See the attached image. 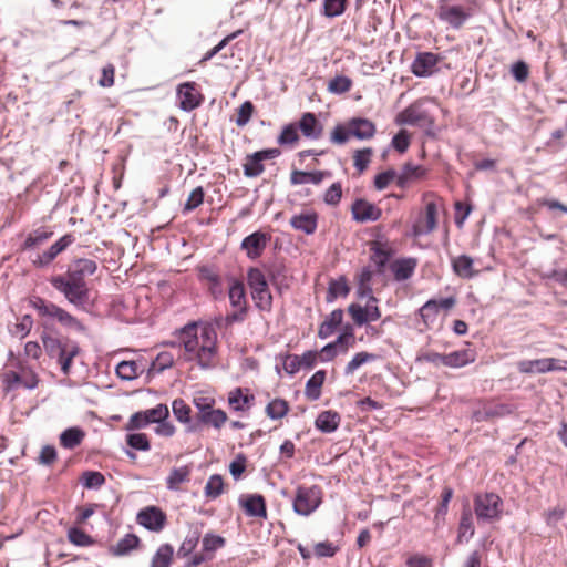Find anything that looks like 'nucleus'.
<instances>
[{"mask_svg":"<svg viewBox=\"0 0 567 567\" xmlns=\"http://www.w3.org/2000/svg\"><path fill=\"white\" fill-rule=\"evenodd\" d=\"M517 369L524 374L547 373L551 371L564 370L559 360L555 358H543L535 360H522L517 362Z\"/></svg>","mask_w":567,"mask_h":567,"instance_id":"19","label":"nucleus"},{"mask_svg":"<svg viewBox=\"0 0 567 567\" xmlns=\"http://www.w3.org/2000/svg\"><path fill=\"white\" fill-rule=\"evenodd\" d=\"M348 293L349 287L344 278L330 281L328 289V301H332L338 297H344Z\"/></svg>","mask_w":567,"mask_h":567,"instance_id":"60","label":"nucleus"},{"mask_svg":"<svg viewBox=\"0 0 567 567\" xmlns=\"http://www.w3.org/2000/svg\"><path fill=\"white\" fill-rule=\"evenodd\" d=\"M280 155L278 148H267L255 152L254 154L247 155L246 162L243 165L244 174L246 177H257L265 171L262 161L276 158Z\"/></svg>","mask_w":567,"mask_h":567,"instance_id":"16","label":"nucleus"},{"mask_svg":"<svg viewBox=\"0 0 567 567\" xmlns=\"http://www.w3.org/2000/svg\"><path fill=\"white\" fill-rule=\"evenodd\" d=\"M224 478L219 474L212 475L204 488L205 496L210 499H216L224 493Z\"/></svg>","mask_w":567,"mask_h":567,"instance_id":"49","label":"nucleus"},{"mask_svg":"<svg viewBox=\"0 0 567 567\" xmlns=\"http://www.w3.org/2000/svg\"><path fill=\"white\" fill-rule=\"evenodd\" d=\"M177 97L179 101V107L184 111H193L197 109L204 100L203 94L197 89L195 82H185L177 87Z\"/></svg>","mask_w":567,"mask_h":567,"instance_id":"18","label":"nucleus"},{"mask_svg":"<svg viewBox=\"0 0 567 567\" xmlns=\"http://www.w3.org/2000/svg\"><path fill=\"white\" fill-rule=\"evenodd\" d=\"M378 359V355L374 353H370L367 351L358 352L353 355V358L347 363L344 368V374L351 375L363 364L373 362Z\"/></svg>","mask_w":567,"mask_h":567,"instance_id":"43","label":"nucleus"},{"mask_svg":"<svg viewBox=\"0 0 567 567\" xmlns=\"http://www.w3.org/2000/svg\"><path fill=\"white\" fill-rule=\"evenodd\" d=\"M136 522L147 530L159 533L167 524V515L162 508L151 505L137 513Z\"/></svg>","mask_w":567,"mask_h":567,"instance_id":"14","label":"nucleus"},{"mask_svg":"<svg viewBox=\"0 0 567 567\" xmlns=\"http://www.w3.org/2000/svg\"><path fill=\"white\" fill-rule=\"evenodd\" d=\"M198 276L200 280L207 282L208 289L214 297H218L223 293L221 279L212 267H200L198 269Z\"/></svg>","mask_w":567,"mask_h":567,"instance_id":"35","label":"nucleus"},{"mask_svg":"<svg viewBox=\"0 0 567 567\" xmlns=\"http://www.w3.org/2000/svg\"><path fill=\"white\" fill-rule=\"evenodd\" d=\"M228 297L231 307H234L236 311L227 315L226 321L228 323L243 321L247 313V299L244 284L239 280H233L229 287Z\"/></svg>","mask_w":567,"mask_h":567,"instance_id":"12","label":"nucleus"},{"mask_svg":"<svg viewBox=\"0 0 567 567\" xmlns=\"http://www.w3.org/2000/svg\"><path fill=\"white\" fill-rule=\"evenodd\" d=\"M456 300L453 297L441 300H427L419 310L420 318L426 329H431L437 321L441 310H450L454 307Z\"/></svg>","mask_w":567,"mask_h":567,"instance_id":"13","label":"nucleus"},{"mask_svg":"<svg viewBox=\"0 0 567 567\" xmlns=\"http://www.w3.org/2000/svg\"><path fill=\"white\" fill-rule=\"evenodd\" d=\"M374 276V271L370 267H364L357 275L358 282V295L359 297L373 295L371 281Z\"/></svg>","mask_w":567,"mask_h":567,"instance_id":"44","label":"nucleus"},{"mask_svg":"<svg viewBox=\"0 0 567 567\" xmlns=\"http://www.w3.org/2000/svg\"><path fill=\"white\" fill-rule=\"evenodd\" d=\"M140 544L141 539L135 534H126L115 545L111 546L110 551L114 556H125L138 548Z\"/></svg>","mask_w":567,"mask_h":567,"instance_id":"38","label":"nucleus"},{"mask_svg":"<svg viewBox=\"0 0 567 567\" xmlns=\"http://www.w3.org/2000/svg\"><path fill=\"white\" fill-rule=\"evenodd\" d=\"M192 471V465L173 467L166 477V487L169 491H181L182 485L190 481Z\"/></svg>","mask_w":567,"mask_h":567,"instance_id":"30","label":"nucleus"},{"mask_svg":"<svg viewBox=\"0 0 567 567\" xmlns=\"http://www.w3.org/2000/svg\"><path fill=\"white\" fill-rule=\"evenodd\" d=\"M96 269L97 264L93 259L79 258L64 274L54 275L49 281L70 303L82 307L87 302L90 296L85 277L92 276Z\"/></svg>","mask_w":567,"mask_h":567,"instance_id":"2","label":"nucleus"},{"mask_svg":"<svg viewBox=\"0 0 567 567\" xmlns=\"http://www.w3.org/2000/svg\"><path fill=\"white\" fill-rule=\"evenodd\" d=\"M226 544V539L219 535H215L213 533H207L202 542L203 545V551L207 555H212V558L214 557V553L223 548Z\"/></svg>","mask_w":567,"mask_h":567,"instance_id":"52","label":"nucleus"},{"mask_svg":"<svg viewBox=\"0 0 567 567\" xmlns=\"http://www.w3.org/2000/svg\"><path fill=\"white\" fill-rule=\"evenodd\" d=\"M326 381V371L318 370L307 381L305 388V395L310 401H316L321 396V388Z\"/></svg>","mask_w":567,"mask_h":567,"instance_id":"36","label":"nucleus"},{"mask_svg":"<svg viewBox=\"0 0 567 567\" xmlns=\"http://www.w3.org/2000/svg\"><path fill=\"white\" fill-rule=\"evenodd\" d=\"M199 422L206 425H212L215 429H220L227 422V413L221 409H212L205 414H197Z\"/></svg>","mask_w":567,"mask_h":567,"instance_id":"42","label":"nucleus"},{"mask_svg":"<svg viewBox=\"0 0 567 567\" xmlns=\"http://www.w3.org/2000/svg\"><path fill=\"white\" fill-rule=\"evenodd\" d=\"M193 403L198 410V414H205L214 408L216 401L214 396L204 392H198L194 395Z\"/></svg>","mask_w":567,"mask_h":567,"instance_id":"59","label":"nucleus"},{"mask_svg":"<svg viewBox=\"0 0 567 567\" xmlns=\"http://www.w3.org/2000/svg\"><path fill=\"white\" fill-rule=\"evenodd\" d=\"M370 251V260L375 266L378 274H383L385 266L395 255L393 244L385 237L380 236L368 243Z\"/></svg>","mask_w":567,"mask_h":567,"instance_id":"8","label":"nucleus"},{"mask_svg":"<svg viewBox=\"0 0 567 567\" xmlns=\"http://www.w3.org/2000/svg\"><path fill=\"white\" fill-rule=\"evenodd\" d=\"M142 372L141 367L135 361H122L116 367V374L122 380H134Z\"/></svg>","mask_w":567,"mask_h":567,"instance_id":"50","label":"nucleus"},{"mask_svg":"<svg viewBox=\"0 0 567 567\" xmlns=\"http://www.w3.org/2000/svg\"><path fill=\"white\" fill-rule=\"evenodd\" d=\"M352 137L348 122L346 124H338L334 126L330 134V141L333 144L342 145L346 144L349 138Z\"/></svg>","mask_w":567,"mask_h":567,"instance_id":"62","label":"nucleus"},{"mask_svg":"<svg viewBox=\"0 0 567 567\" xmlns=\"http://www.w3.org/2000/svg\"><path fill=\"white\" fill-rule=\"evenodd\" d=\"M348 0H323L321 13L327 18L339 17L344 13Z\"/></svg>","mask_w":567,"mask_h":567,"instance_id":"51","label":"nucleus"},{"mask_svg":"<svg viewBox=\"0 0 567 567\" xmlns=\"http://www.w3.org/2000/svg\"><path fill=\"white\" fill-rule=\"evenodd\" d=\"M424 210L415 220L412 230L414 236H422L432 233L437 227L439 205L434 195H426Z\"/></svg>","mask_w":567,"mask_h":567,"instance_id":"9","label":"nucleus"},{"mask_svg":"<svg viewBox=\"0 0 567 567\" xmlns=\"http://www.w3.org/2000/svg\"><path fill=\"white\" fill-rule=\"evenodd\" d=\"M251 298L254 300L255 306L265 312H270L272 309L274 298L270 292V289H266L264 291L251 292Z\"/></svg>","mask_w":567,"mask_h":567,"instance_id":"54","label":"nucleus"},{"mask_svg":"<svg viewBox=\"0 0 567 567\" xmlns=\"http://www.w3.org/2000/svg\"><path fill=\"white\" fill-rule=\"evenodd\" d=\"M270 239V234L258 230L245 237L240 244V248L246 252L249 259H257L264 254Z\"/></svg>","mask_w":567,"mask_h":567,"instance_id":"20","label":"nucleus"},{"mask_svg":"<svg viewBox=\"0 0 567 567\" xmlns=\"http://www.w3.org/2000/svg\"><path fill=\"white\" fill-rule=\"evenodd\" d=\"M85 432L78 427H69L60 434V445L68 450H73L82 444Z\"/></svg>","mask_w":567,"mask_h":567,"instance_id":"37","label":"nucleus"},{"mask_svg":"<svg viewBox=\"0 0 567 567\" xmlns=\"http://www.w3.org/2000/svg\"><path fill=\"white\" fill-rule=\"evenodd\" d=\"M289 410V403L285 399L276 398L267 404L265 411L271 420H280L288 414Z\"/></svg>","mask_w":567,"mask_h":567,"instance_id":"45","label":"nucleus"},{"mask_svg":"<svg viewBox=\"0 0 567 567\" xmlns=\"http://www.w3.org/2000/svg\"><path fill=\"white\" fill-rule=\"evenodd\" d=\"M204 198L205 192L202 186L193 189L183 207V213H189L198 208L204 203Z\"/></svg>","mask_w":567,"mask_h":567,"instance_id":"58","label":"nucleus"},{"mask_svg":"<svg viewBox=\"0 0 567 567\" xmlns=\"http://www.w3.org/2000/svg\"><path fill=\"white\" fill-rule=\"evenodd\" d=\"M342 198V184L333 183L323 194V202L329 206H338Z\"/></svg>","mask_w":567,"mask_h":567,"instance_id":"61","label":"nucleus"},{"mask_svg":"<svg viewBox=\"0 0 567 567\" xmlns=\"http://www.w3.org/2000/svg\"><path fill=\"white\" fill-rule=\"evenodd\" d=\"M429 175V168L423 165H415L411 162L403 164L396 178V185L400 188H406L413 183L425 179Z\"/></svg>","mask_w":567,"mask_h":567,"instance_id":"22","label":"nucleus"},{"mask_svg":"<svg viewBox=\"0 0 567 567\" xmlns=\"http://www.w3.org/2000/svg\"><path fill=\"white\" fill-rule=\"evenodd\" d=\"M352 80L346 75H337L328 83V91L333 94H343L351 90Z\"/></svg>","mask_w":567,"mask_h":567,"instance_id":"53","label":"nucleus"},{"mask_svg":"<svg viewBox=\"0 0 567 567\" xmlns=\"http://www.w3.org/2000/svg\"><path fill=\"white\" fill-rule=\"evenodd\" d=\"M52 235L53 231L47 230L44 228H38L27 236L24 243L21 246V250L25 251L39 247L48 241Z\"/></svg>","mask_w":567,"mask_h":567,"instance_id":"41","label":"nucleus"},{"mask_svg":"<svg viewBox=\"0 0 567 567\" xmlns=\"http://www.w3.org/2000/svg\"><path fill=\"white\" fill-rule=\"evenodd\" d=\"M475 529L473 524V516L471 509L467 507L462 512L461 520L458 525V536L457 540L462 542L463 537L472 538L474 536Z\"/></svg>","mask_w":567,"mask_h":567,"instance_id":"47","label":"nucleus"},{"mask_svg":"<svg viewBox=\"0 0 567 567\" xmlns=\"http://www.w3.org/2000/svg\"><path fill=\"white\" fill-rule=\"evenodd\" d=\"M476 0H437L436 17L454 30L462 29L473 17Z\"/></svg>","mask_w":567,"mask_h":567,"instance_id":"3","label":"nucleus"},{"mask_svg":"<svg viewBox=\"0 0 567 567\" xmlns=\"http://www.w3.org/2000/svg\"><path fill=\"white\" fill-rule=\"evenodd\" d=\"M477 353L474 349L466 347L445 354V367L462 368L476 360Z\"/></svg>","mask_w":567,"mask_h":567,"instance_id":"31","label":"nucleus"},{"mask_svg":"<svg viewBox=\"0 0 567 567\" xmlns=\"http://www.w3.org/2000/svg\"><path fill=\"white\" fill-rule=\"evenodd\" d=\"M368 301L365 306L358 303H351L348 308V312L352 318L353 322L362 327L371 321H377L381 318V310L378 306V298L373 295L367 296Z\"/></svg>","mask_w":567,"mask_h":567,"instance_id":"10","label":"nucleus"},{"mask_svg":"<svg viewBox=\"0 0 567 567\" xmlns=\"http://www.w3.org/2000/svg\"><path fill=\"white\" fill-rule=\"evenodd\" d=\"M176 336L185 350L187 361H196L202 369H210L217 364V332L210 323L188 322Z\"/></svg>","mask_w":567,"mask_h":567,"instance_id":"1","label":"nucleus"},{"mask_svg":"<svg viewBox=\"0 0 567 567\" xmlns=\"http://www.w3.org/2000/svg\"><path fill=\"white\" fill-rule=\"evenodd\" d=\"M352 137L361 141L371 140L377 133L375 124L369 118L352 117L348 121Z\"/></svg>","mask_w":567,"mask_h":567,"instance_id":"28","label":"nucleus"},{"mask_svg":"<svg viewBox=\"0 0 567 567\" xmlns=\"http://www.w3.org/2000/svg\"><path fill=\"white\" fill-rule=\"evenodd\" d=\"M503 502L495 493L478 494L474 498V511L477 519L492 522L498 519Z\"/></svg>","mask_w":567,"mask_h":567,"instance_id":"7","label":"nucleus"},{"mask_svg":"<svg viewBox=\"0 0 567 567\" xmlns=\"http://www.w3.org/2000/svg\"><path fill=\"white\" fill-rule=\"evenodd\" d=\"M173 414L181 423L190 422V406L183 399H175L172 403Z\"/></svg>","mask_w":567,"mask_h":567,"instance_id":"55","label":"nucleus"},{"mask_svg":"<svg viewBox=\"0 0 567 567\" xmlns=\"http://www.w3.org/2000/svg\"><path fill=\"white\" fill-rule=\"evenodd\" d=\"M319 215L315 210L302 212L290 218V226L305 235H313L318 227Z\"/></svg>","mask_w":567,"mask_h":567,"instance_id":"26","label":"nucleus"},{"mask_svg":"<svg viewBox=\"0 0 567 567\" xmlns=\"http://www.w3.org/2000/svg\"><path fill=\"white\" fill-rule=\"evenodd\" d=\"M351 214L358 223L377 221L382 216V209L364 198H357L351 205Z\"/></svg>","mask_w":567,"mask_h":567,"instance_id":"21","label":"nucleus"},{"mask_svg":"<svg viewBox=\"0 0 567 567\" xmlns=\"http://www.w3.org/2000/svg\"><path fill=\"white\" fill-rule=\"evenodd\" d=\"M442 56L433 52H419L411 64V72L417 78H429L437 71Z\"/></svg>","mask_w":567,"mask_h":567,"instance_id":"17","label":"nucleus"},{"mask_svg":"<svg viewBox=\"0 0 567 567\" xmlns=\"http://www.w3.org/2000/svg\"><path fill=\"white\" fill-rule=\"evenodd\" d=\"M454 274L462 279H472L478 271L474 268V260L468 255H460L451 260Z\"/></svg>","mask_w":567,"mask_h":567,"instance_id":"32","label":"nucleus"},{"mask_svg":"<svg viewBox=\"0 0 567 567\" xmlns=\"http://www.w3.org/2000/svg\"><path fill=\"white\" fill-rule=\"evenodd\" d=\"M239 505L247 516L267 519V505L262 495H243L239 498Z\"/></svg>","mask_w":567,"mask_h":567,"instance_id":"23","label":"nucleus"},{"mask_svg":"<svg viewBox=\"0 0 567 567\" xmlns=\"http://www.w3.org/2000/svg\"><path fill=\"white\" fill-rule=\"evenodd\" d=\"M333 343L338 348L339 352L347 353L350 348L355 346V337L351 327H348Z\"/></svg>","mask_w":567,"mask_h":567,"instance_id":"57","label":"nucleus"},{"mask_svg":"<svg viewBox=\"0 0 567 567\" xmlns=\"http://www.w3.org/2000/svg\"><path fill=\"white\" fill-rule=\"evenodd\" d=\"M372 156L373 150L371 147H364L353 152V166L358 171V174H362L369 167Z\"/></svg>","mask_w":567,"mask_h":567,"instance_id":"48","label":"nucleus"},{"mask_svg":"<svg viewBox=\"0 0 567 567\" xmlns=\"http://www.w3.org/2000/svg\"><path fill=\"white\" fill-rule=\"evenodd\" d=\"M150 423L165 421L169 416V410L166 404H157L155 408L143 411Z\"/></svg>","mask_w":567,"mask_h":567,"instance_id":"63","label":"nucleus"},{"mask_svg":"<svg viewBox=\"0 0 567 567\" xmlns=\"http://www.w3.org/2000/svg\"><path fill=\"white\" fill-rule=\"evenodd\" d=\"M298 130L301 131L302 135L310 140H318L321 137L323 132L322 124L318 121L317 116L311 112H306L301 115L298 124Z\"/></svg>","mask_w":567,"mask_h":567,"instance_id":"29","label":"nucleus"},{"mask_svg":"<svg viewBox=\"0 0 567 567\" xmlns=\"http://www.w3.org/2000/svg\"><path fill=\"white\" fill-rule=\"evenodd\" d=\"M323 495L320 485H298L292 499L293 512L300 516H310L321 506Z\"/></svg>","mask_w":567,"mask_h":567,"instance_id":"6","label":"nucleus"},{"mask_svg":"<svg viewBox=\"0 0 567 567\" xmlns=\"http://www.w3.org/2000/svg\"><path fill=\"white\" fill-rule=\"evenodd\" d=\"M343 311L341 309L333 310L319 326L318 337L327 339L334 333L337 328L342 323Z\"/></svg>","mask_w":567,"mask_h":567,"instance_id":"34","label":"nucleus"},{"mask_svg":"<svg viewBox=\"0 0 567 567\" xmlns=\"http://www.w3.org/2000/svg\"><path fill=\"white\" fill-rule=\"evenodd\" d=\"M339 550L338 546L329 540L319 542L313 546V554L318 558L333 557Z\"/></svg>","mask_w":567,"mask_h":567,"instance_id":"64","label":"nucleus"},{"mask_svg":"<svg viewBox=\"0 0 567 567\" xmlns=\"http://www.w3.org/2000/svg\"><path fill=\"white\" fill-rule=\"evenodd\" d=\"M247 284L251 292L269 289V284L265 272L257 267H251L247 271Z\"/></svg>","mask_w":567,"mask_h":567,"instance_id":"39","label":"nucleus"},{"mask_svg":"<svg viewBox=\"0 0 567 567\" xmlns=\"http://www.w3.org/2000/svg\"><path fill=\"white\" fill-rule=\"evenodd\" d=\"M255 402V395L247 388H235L228 393V404L236 412L249 411Z\"/></svg>","mask_w":567,"mask_h":567,"instance_id":"27","label":"nucleus"},{"mask_svg":"<svg viewBox=\"0 0 567 567\" xmlns=\"http://www.w3.org/2000/svg\"><path fill=\"white\" fill-rule=\"evenodd\" d=\"M341 422V416L332 410L322 411L315 421L316 427L323 433L334 432Z\"/></svg>","mask_w":567,"mask_h":567,"instance_id":"33","label":"nucleus"},{"mask_svg":"<svg viewBox=\"0 0 567 567\" xmlns=\"http://www.w3.org/2000/svg\"><path fill=\"white\" fill-rule=\"evenodd\" d=\"M424 101L416 100L395 117V123L399 125H419L425 126L433 123V120L429 112L423 109Z\"/></svg>","mask_w":567,"mask_h":567,"instance_id":"11","label":"nucleus"},{"mask_svg":"<svg viewBox=\"0 0 567 567\" xmlns=\"http://www.w3.org/2000/svg\"><path fill=\"white\" fill-rule=\"evenodd\" d=\"M42 342L47 353L58 359L61 371L68 375L71 370L72 360L80 353L79 344L69 339L59 340L52 337H43Z\"/></svg>","mask_w":567,"mask_h":567,"instance_id":"5","label":"nucleus"},{"mask_svg":"<svg viewBox=\"0 0 567 567\" xmlns=\"http://www.w3.org/2000/svg\"><path fill=\"white\" fill-rule=\"evenodd\" d=\"M75 241V237L72 234H65L54 244H52L47 250L41 254H37L34 258H31V262L37 268L48 267L53 260L68 249Z\"/></svg>","mask_w":567,"mask_h":567,"instance_id":"15","label":"nucleus"},{"mask_svg":"<svg viewBox=\"0 0 567 567\" xmlns=\"http://www.w3.org/2000/svg\"><path fill=\"white\" fill-rule=\"evenodd\" d=\"M4 382L8 391L13 390L19 385L27 389H34L39 383V379L32 370L22 369L20 373L14 371L6 373Z\"/></svg>","mask_w":567,"mask_h":567,"instance_id":"25","label":"nucleus"},{"mask_svg":"<svg viewBox=\"0 0 567 567\" xmlns=\"http://www.w3.org/2000/svg\"><path fill=\"white\" fill-rule=\"evenodd\" d=\"M419 262L414 257L398 258L389 264V269L395 281H405L413 277Z\"/></svg>","mask_w":567,"mask_h":567,"instance_id":"24","label":"nucleus"},{"mask_svg":"<svg viewBox=\"0 0 567 567\" xmlns=\"http://www.w3.org/2000/svg\"><path fill=\"white\" fill-rule=\"evenodd\" d=\"M30 306L37 310L38 316L47 322H58L64 328L81 330V322L69 311L52 301L41 297L30 299Z\"/></svg>","mask_w":567,"mask_h":567,"instance_id":"4","label":"nucleus"},{"mask_svg":"<svg viewBox=\"0 0 567 567\" xmlns=\"http://www.w3.org/2000/svg\"><path fill=\"white\" fill-rule=\"evenodd\" d=\"M298 127L291 123L284 126L280 135L277 138L279 145H295L299 141Z\"/></svg>","mask_w":567,"mask_h":567,"instance_id":"56","label":"nucleus"},{"mask_svg":"<svg viewBox=\"0 0 567 567\" xmlns=\"http://www.w3.org/2000/svg\"><path fill=\"white\" fill-rule=\"evenodd\" d=\"M68 540L79 547H89L94 544V539L79 526L70 527L68 530Z\"/></svg>","mask_w":567,"mask_h":567,"instance_id":"46","label":"nucleus"},{"mask_svg":"<svg viewBox=\"0 0 567 567\" xmlns=\"http://www.w3.org/2000/svg\"><path fill=\"white\" fill-rule=\"evenodd\" d=\"M173 558V546L171 544H162L153 555L150 567H171Z\"/></svg>","mask_w":567,"mask_h":567,"instance_id":"40","label":"nucleus"}]
</instances>
